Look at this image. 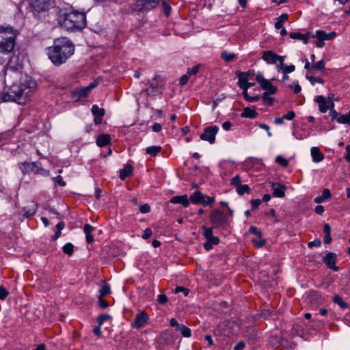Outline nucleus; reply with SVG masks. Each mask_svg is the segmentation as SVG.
<instances>
[{
    "label": "nucleus",
    "instance_id": "obj_1",
    "mask_svg": "<svg viewBox=\"0 0 350 350\" xmlns=\"http://www.w3.org/2000/svg\"><path fill=\"white\" fill-rule=\"evenodd\" d=\"M37 88V83L31 77L26 76L19 83H14L5 93H1V99L3 102L12 101L25 104L32 96Z\"/></svg>",
    "mask_w": 350,
    "mask_h": 350
},
{
    "label": "nucleus",
    "instance_id": "obj_2",
    "mask_svg": "<svg viewBox=\"0 0 350 350\" xmlns=\"http://www.w3.org/2000/svg\"><path fill=\"white\" fill-rule=\"evenodd\" d=\"M75 45L66 38L57 39L53 46L48 49L49 58L55 66H60L73 55Z\"/></svg>",
    "mask_w": 350,
    "mask_h": 350
},
{
    "label": "nucleus",
    "instance_id": "obj_3",
    "mask_svg": "<svg viewBox=\"0 0 350 350\" xmlns=\"http://www.w3.org/2000/svg\"><path fill=\"white\" fill-rule=\"evenodd\" d=\"M57 22L68 31H80L86 26V16L78 11L64 12L58 15Z\"/></svg>",
    "mask_w": 350,
    "mask_h": 350
},
{
    "label": "nucleus",
    "instance_id": "obj_4",
    "mask_svg": "<svg viewBox=\"0 0 350 350\" xmlns=\"http://www.w3.org/2000/svg\"><path fill=\"white\" fill-rule=\"evenodd\" d=\"M17 33L10 25H0V53L7 55L14 51Z\"/></svg>",
    "mask_w": 350,
    "mask_h": 350
},
{
    "label": "nucleus",
    "instance_id": "obj_5",
    "mask_svg": "<svg viewBox=\"0 0 350 350\" xmlns=\"http://www.w3.org/2000/svg\"><path fill=\"white\" fill-rule=\"evenodd\" d=\"M209 221L213 229H226L230 224L228 215L218 208L211 211L209 215Z\"/></svg>",
    "mask_w": 350,
    "mask_h": 350
},
{
    "label": "nucleus",
    "instance_id": "obj_6",
    "mask_svg": "<svg viewBox=\"0 0 350 350\" xmlns=\"http://www.w3.org/2000/svg\"><path fill=\"white\" fill-rule=\"evenodd\" d=\"M96 83H92L86 87H82L75 90L71 94V98L75 101L78 102L86 98L90 93L91 90L95 88Z\"/></svg>",
    "mask_w": 350,
    "mask_h": 350
},
{
    "label": "nucleus",
    "instance_id": "obj_7",
    "mask_svg": "<svg viewBox=\"0 0 350 350\" xmlns=\"http://www.w3.org/2000/svg\"><path fill=\"white\" fill-rule=\"evenodd\" d=\"M219 131L217 126H211L206 127L204 132L200 135V139L204 141H207L213 144L215 141V135Z\"/></svg>",
    "mask_w": 350,
    "mask_h": 350
},
{
    "label": "nucleus",
    "instance_id": "obj_8",
    "mask_svg": "<svg viewBox=\"0 0 350 350\" xmlns=\"http://www.w3.org/2000/svg\"><path fill=\"white\" fill-rule=\"evenodd\" d=\"M20 169L23 172V174L27 173H33L36 174L39 172V167L40 165V163L36 162H23L19 163Z\"/></svg>",
    "mask_w": 350,
    "mask_h": 350
},
{
    "label": "nucleus",
    "instance_id": "obj_9",
    "mask_svg": "<svg viewBox=\"0 0 350 350\" xmlns=\"http://www.w3.org/2000/svg\"><path fill=\"white\" fill-rule=\"evenodd\" d=\"M336 260L337 255L334 252H328L323 258V262L326 265V266L334 271H338L339 270L338 267L336 265Z\"/></svg>",
    "mask_w": 350,
    "mask_h": 350
},
{
    "label": "nucleus",
    "instance_id": "obj_10",
    "mask_svg": "<svg viewBox=\"0 0 350 350\" xmlns=\"http://www.w3.org/2000/svg\"><path fill=\"white\" fill-rule=\"evenodd\" d=\"M201 228L203 236L212 245H217L219 243V239L217 237L213 236V228L202 226Z\"/></svg>",
    "mask_w": 350,
    "mask_h": 350
},
{
    "label": "nucleus",
    "instance_id": "obj_11",
    "mask_svg": "<svg viewBox=\"0 0 350 350\" xmlns=\"http://www.w3.org/2000/svg\"><path fill=\"white\" fill-rule=\"evenodd\" d=\"M29 5L35 11L40 12L49 8V0H28Z\"/></svg>",
    "mask_w": 350,
    "mask_h": 350
},
{
    "label": "nucleus",
    "instance_id": "obj_12",
    "mask_svg": "<svg viewBox=\"0 0 350 350\" xmlns=\"http://www.w3.org/2000/svg\"><path fill=\"white\" fill-rule=\"evenodd\" d=\"M148 320V317L143 311L139 312L137 314L133 323H132L133 327H135L136 329H139L141 327H143L147 323Z\"/></svg>",
    "mask_w": 350,
    "mask_h": 350
},
{
    "label": "nucleus",
    "instance_id": "obj_13",
    "mask_svg": "<svg viewBox=\"0 0 350 350\" xmlns=\"http://www.w3.org/2000/svg\"><path fill=\"white\" fill-rule=\"evenodd\" d=\"M91 111L94 116V122L96 125L102 122L103 117L105 116V111L103 108H100L98 105H94L92 107Z\"/></svg>",
    "mask_w": 350,
    "mask_h": 350
},
{
    "label": "nucleus",
    "instance_id": "obj_14",
    "mask_svg": "<svg viewBox=\"0 0 350 350\" xmlns=\"http://www.w3.org/2000/svg\"><path fill=\"white\" fill-rule=\"evenodd\" d=\"M156 79V77L152 79V80L150 82L149 87L146 89L147 94L150 96H154L159 94H162L163 87L161 85L158 83H155L154 81Z\"/></svg>",
    "mask_w": 350,
    "mask_h": 350
},
{
    "label": "nucleus",
    "instance_id": "obj_15",
    "mask_svg": "<svg viewBox=\"0 0 350 350\" xmlns=\"http://www.w3.org/2000/svg\"><path fill=\"white\" fill-rule=\"evenodd\" d=\"M262 59L269 64H273L278 62V55L271 51H265Z\"/></svg>",
    "mask_w": 350,
    "mask_h": 350
},
{
    "label": "nucleus",
    "instance_id": "obj_16",
    "mask_svg": "<svg viewBox=\"0 0 350 350\" xmlns=\"http://www.w3.org/2000/svg\"><path fill=\"white\" fill-rule=\"evenodd\" d=\"M273 196L276 198H283L285 196L286 187L280 183H272Z\"/></svg>",
    "mask_w": 350,
    "mask_h": 350
},
{
    "label": "nucleus",
    "instance_id": "obj_17",
    "mask_svg": "<svg viewBox=\"0 0 350 350\" xmlns=\"http://www.w3.org/2000/svg\"><path fill=\"white\" fill-rule=\"evenodd\" d=\"M189 198L187 195L175 196L172 197L170 202L172 204H180L183 207L187 208L189 206Z\"/></svg>",
    "mask_w": 350,
    "mask_h": 350
},
{
    "label": "nucleus",
    "instance_id": "obj_18",
    "mask_svg": "<svg viewBox=\"0 0 350 350\" xmlns=\"http://www.w3.org/2000/svg\"><path fill=\"white\" fill-rule=\"evenodd\" d=\"M336 36V32L332 31L329 33H326L323 30H317L316 31V37L317 40H322L323 41L325 40H331Z\"/></svg>",
    "mask_w": 350,
    "mask_h": 350
},
{
    "label": "nucleus",
    "instance_id": "obj_19",
    "mask_svg": "<svg viewBox=\"0 0 350 350\" xmlns=\"http://www.w3.org/2000/svg\"><path fill=\"white\" fill-rule=\"evenodd\" d=\"M133 167L131 164L126 163L123 169L120 170L119 177L122 180H124L127 177L132 175Z\"/></svg>",
    "mask_w": 350,
    "mask_h": 350
},
{
    "label": "nucleus",
    "instance_id": "obj_20",
    "mask_svg": "<svg viewBox=\"0 0 350 350\" xmlns=\"http://www.w3.org/2000/svg\"><path fill=\"white\" fill-rule=\"evenodd\" d=\"M310 152L313 162L319 163L323 160L324 155L321 152L318 147L311 148Z\"/></svg>",
    "mask_w": 350,
    "mask_h": 350
},
{
    "label": "nucleus",
    "instance_id": "obj_21",
    "mask_svg": "<svg viewBox=\"0 0 350 350\" xmlns=\"http://www.w3.org/2000/svg\"><path fill=\"white\" fill-rule=\"evenodd\" d=\"M332 198V193L329 189H324L322 191V195L316 197L314 202L317 204H320L325 200H329Z\"/></svg>",
    "mask_w": 350,
    "mask_h": 350
},
{
    "label": "nucleus",
    "instance_id": "obj_22",
    "mask_svg": "<svg viewBox=\"0 0 350 350\" xmlns=\"http://www.w3.org/2000/svg\"><path fill=\"white\" fill-rule=\"evenodd\" d=\"M111 142V136L109 134H101L96 139V144L99 147H103Z\"/></svg>",
    "mask_w": 350,
    "mask_h": 350
},
{
    "label": "nucleus",
    "instance_id": "obj_23",
    "mask_svg": "<svg viewBox=\"0 0 350 350\" xmlns=\"http://www.w3.org/2000/svg\"><path fill=\"white\" fill-rule=\"evenodd\" d=\"M242 118L254 119L258 116V113L255 110V107L253 108L245 107L241 114Z\"/></svg>",
    "mask_w": 350,
    "mask_h": 350
},
{
    "label": "nucleus",
    "instance_id": "obj_24",
    "mask_svg": "<svg viewBox=\"0 0 350 350\" xmlns=\"http://www.w3.org/2000/svg\"><path fill=\"white\" fill-rule=\"evenodd\" d=\"M315 101L319 104V109L321 113H325L327 111V99L323 96H318L315 98Z\"/></svg>",
    "mask_w": 350,
    "mask_h": 350
},
{
    "label": "nucleus",
    "instance_id": "obj_25",
    "mask_svg": "<svg viewBox=\"0 0 350 350\" xmlns=\"http://www.w3.org/2000/svg\"><path fill=\"white\" fill-rule=\"evenodd\" d=\"M83 230L85 234V239L87 243H92L94 241V237L92 232L94 230V228L89 224H86L83 226Z\"/></svg>",
    "mask_w": 350,
    "mask_h": 350
},
{
    "label": "nucleus",
    "instance_id": "obj_26",
    "mask_svg": "<svg viewBox=\"0 0 350 350\" xmlns=\"http://www.w3.org/2000/svg\"><path fill=\"white\" fill-rule=\"evenodd\" d=\"M256 79L257 82L259 83L260 87L262 90L267 89V88H268L269 86V85L271 84L270 81L265 79L263 75L260 72H257L256 76Z\"/></svg>",
    "mask_w": 350,
    "mask_h": 350
},
{
    "label": "nucleus",
    "instance_id": "obj_27",
    "mask_svg": "<svg viewBox=\"0 0 350 350\" xmlns=\"http://www.w3.org/2000/svg\"><path fill=\"white\" fill-rule=\"evenodd\" d=\"M310 33H301L299 32H292L290 33V38L292 39L301 40L304 44H307L310 38Z\"/></svg>",
    "mask_w": 350,
    "mask_h": 350
},
{
    "label": "nucleus",
    "instance_id": "obj_28",
    "mask_svg": "<svg viewBox=\"0 0 350 350\" xmlns=\"http://www.w3.org/2000/svg\"><path fill=\"white\" fill-rule=\"evenodd\" d=\"M204 196L201 191H196L190 196L189 200L194 204H202Z\"/></svg>",
    "mask_w": 350,
    "mask_h": 350
},
{
    "label": "nucleus",
    "instance_id": "obj_29",
    "mask_svg": "<svg viewBox=\"0 0 350 350\" xmlns=\"http://www.w3.org/2000/svg\"><path fill=\"white\" fill-rule=\"evenodd\" d=\"M160 0H139L141 2L144 9L151 10L156 8Z\"/></svg>",
    "mask_w": 350,
    "mask_h": 350
},
{
    "label": "nucleus",
    "instance_id": "obj_30",
    "mask_svg": "<svg viewBox=\"0 0 350 350\" xmlns=\"http://www.w3.org/2000/svg\"><path fill=\"white\" fill-rule=\"evenodd\" d=\"M288 15L286 13H284L281 14L279 17L277 18V21L275 23V28L277 29H280L284 23L288 21Z\"/></svg>",
    "mask_w": 350,
    "mask_h": 350
},
{
    "label": "nucleus",
    "instance_id": "obj_31",
    "mask_svg": "<svg viewBox=\"0 0 350 350\" xmlns=\"http://www.w3.org/2000/svg\"><path fill=\"white\" fill-rule=\"evenodd\" d=\"M236 54L234 53H228L227 51H224L221 53V58L226 62H232L236 59Z\"/></svg>",
    "mask_w": 350,
    "mask_h": 350
},
{
    "label": "nucleus",
    "instance_id": "obj_32",
    "mask_svg": "<svg viewBox=\"0 0 350 350\" xmlns=\"http://www.w3.org/2000/svg\"><path fill=\"white\" fill-rule=\"evenodd\" d=\"M161 150L162 148L159 146H152L146 148V152L152 157H155Z\"/></svg>",
    "mask_w": 350,
    "mask_h": 350
},
{
    "label": "nucleus",
    "instance_id": "obj_33",
    "mask_svg": "<svg viewBox=\"0 0 350 350\" xmlns=\"http://www.w3.org/2000/svg\"><path fill=\"white\" fill-rule=\"evenodd\" d=\"M333 301L336 304H338L342 309L347 308V304L343 301L342 298L338 295H336L333 297Z\"/></svg>",
    "mask_w": 350,
    "mask_h": 350
},
{
    "label": "nucleus",
    "instance_id": "obj_34",
    "mask_svg": "<svg viewBox=\"0 0 350 350\" xmlns=\"http://www.w3.org/2000/svg\"><path fill=\"white\" fill-rule=\"evenodd\" d=\"M337 122L339 124H347L350 125V110L347 114L339 115Z\"/></svg>",
    "mask_w": 350,
    "mask_h": 350
},
{
    "label": "nucleus",
    "instance_id": "obj_35",
    "mask_svg": "<svg viewBox=\"0 0 350 350\" xmlns=\"http://www.w3.org/2000/svg\"><path fill=\"white\" fill-rule=\"evenodd\" d=\"M236 75L239 78L238 84L247 83L249 79L245 72L237 71Z\"/></svg>",
    "mask_w": 350,
    "mask_h": 350
},
{
    "label": "nucleus",
    "instance_id": "obj_36",
    "mask_svg": "<svg viewBox=\"0 0 350 350\" xmlns=\"http://www.w3.org/2000/svg\"><path fill=\"white\" fill-rule=\"evenodd\" d=\"M63 252L68 255V256H72L74 252V245L71 243H66L63 247H62Z\"/></svg>",
    "mask_w": 350,
    "mask_h": 350
},
{
    "label": "nucleus",
    "instance_id": "obj_37",
    "mask_svg": "<svg viewBox=\"0 0 350 350\" xmlns=\"http://www.w3.org/2000/svg\"><path fill=\"white\" fill-rule=\"evenodd\" d=\"M177 331H179L184 337H190L191 335V329L183 324L179 326Z\"/></svg>",
    "mask_w": 350,
    "mask_h": 350
},
{
    "label": "nucleus",
    "instance_id": "obj_38",
    "mask_svg": "<svg viewBox=\"0 0 350 350\" xmlns=\"http://www.w3.org/2000/svg\"><path fill=\"white\" fill-rule=\"evenodd\" d=\"M236 191L239 195L242 196L245 193H249L251 189L247 185H241L236 188Z\"/></svg>",
    "mask_w": 350,
    "mask_h": 350
},
{
    "label": "nucleus",
    "instance_id": "obj_39",
    "mask_svg": "<svg viewBox=\"0 0 350 350\" xmlns=\"http://www.w3.org/2000/svg\"><path fill=\"white\" fill-rule=\"evenodd\" d=\"M270 94H262L261 98L262 99L263 103L267 106H271L274 102V98L269 96Z\"/></svg>",
    "mask_w": 350,
    "mask_h": 350
},
{
    "label": "nucleus",
    "instance_id": "obj_40",
    "mask_svg": "<svg viewBox=\"0 0 350 350\" xmlns=\"http://www.w3.org/2000/svg\"><path fill=\"white\" fill-rule=\"evenodd\" d=\"M312 68L323 72L325 69V62L321 59L317 62H314Z\"/></svg>",
    "mask_w": 350,
    "mask_h": 350
},
{
    "label": "nucleus",
    "instance_id": "obj_41",
    "mask_svg": "<svg viewBox=\"0 0 350 350\" xmlns=\"http://www.w3.org/2000/svg\"><path fill=\"white\" fill-rule=\"evenodd\" d=\"M111 317L107 314H101L97 318V323L99 325H102L104 322L111 319Z\"/></svg>",
    "mask_w": 350,
    "mask_h": 350
},
{
    "label": "nucleus",
    "instance_id": "obj_42",
    "mask_svg": "<svg viewBox=\"0 0 350 350\" xmlns=\"http://www.w3.org/2000/svg\"><path fill=\"white\" fill-rule=\"evenodd\" d=\"M275 162L282 167H287L288 165V161L281 155L276 157Z\"/></svg>",
    "mask_w": 350,
    "mask_h": 350
},
{
    "label": "nucleus",
    "instance_id": "obj_43",
    "mask_svg": "<svg viewBox=\"0 0 350 350\" xmlns=\"http://www.w3.org/2000/svg\"><path fill=\"white\" fill-rule=\"evenodd\" d=\"M215 202V198L204 196L202 202L203 206H212Z\"/></svg>",
    "mask_w": 350,
    "mask_h": 350
},
{
    "label": "nucleus",
    "instance_id": "obj_44",
    "mask_svg": "<svg viewBox=\"0 0 350 350\" xmlns=\"http://www.w3.org/2000/svg\"><path fill=\"white\" fill-rule=\"evenodd\" d=\"M111 293L110 286L107 284L103 286L99 290V296L98 297H104L107 295H109Z\"/></svg>",
    "mask_w": 350,
    "mask_h": 350
},
{
    "label": "nucleus",
    "instance_id": "obj_45",
    "mask_svg": "<svg viewBox=\"0 0 350 350\" xmlns=\"http://www.w3.org/2000/svg\"><path fill=\"white\" fill-rule=\"evenodd\" d=\"M280 70L283 71L284 74H288L293 72L295 70V66L294 65L287 66L284 64L280 68Z\"/></svg>",
    "mask_w": 350,
    "mask_h": 350
},
{
    "label": "nucleus",
    "instance_id": "obj_46",
    "mask_svg": "<svg viewBox=\"0 0 350 350\" xmlns=\"http://www.w3.org/2000/svg\"><path fill=\"white\" fill-rule=\"evenodd\" d=\"M162 8H163V13L167 16H170V12H171V6L166 1H162Z\"/></svg>",
    "mask_w": 350,
    "mask_h": 350
},
{
    "label": "nucleus",
    "instance_id": "obj_47",
    "mask_svg": "<svg viewBox=\"0 0 350 350\" xmlns=\"http://www.w3.org/2000/svg\"><path fill=\"white\" fill-rule=\"evenodd\" d=\"M249 232L256 236L259 239H260L262 236V232L256 226H250Z\"/></svg>",
    "mask_w": 350,
    "mask_h": 350
},
{
    "label": "nucleus",
    "instance_id": "obj_48",
    "mask_svg": "<svg viewBox=\"0 0 350 350\" xmlns=\"http://www.w3.org/2000/svg\"><path fill=\"white\" fill-rule=\"evenodd\" d=\"M306 79L311 83L312 85H314L316 82L323 84L324 80L322 78H316L313 76L306 75Z\"/></svg>",
    "mask_w": 350,
    "mask_h": 350
},
{
    "label": "nucleus",
    "instance_id": "obj_49",
    "mask_svg": "<svg viewBox=\"0 0 350 350\" xmlns=\"http://www.w3.org/2000/svg\"><path fill=\"white\" fill-rule=\"evenodd\" d=\"M264 90H265V92H263V94H267L271 95L275 94L277 92L278 89L275 86L271 84L268 88H267V89H265Z\"/></svg>",
    "mask_w": 350,
    "mask_h": 350
},
{
    "label": "nucleus",
    "instance_id": "obj_50",
    "mask_svg": "<svg viewBox=\"0 0 350 350\" xmlns=\"http://www.w3.org/2000/svg\"><path fill=\"white\" fill-rule=\"evenodd\" d=\"M241 182V179L239 175H237L231 179L230 185L236 187L237 188L238 186H240V183Z\"/></svg>",
    "mask_w": 350,
    "mask_h": 350
},
{
    "label": "nucleus",
    "instance_id": "obj_51",
    "mask_svg": "<svg viewBox=\"0 0 350 350\" xmlns=\"http://www.w3.org/2000/svg\"><path fill=\"white\" fill-rule=\"evenodd\" d=\"M199 71V66L196 65L192 68H189L187 71V74L191 77V75H196Z\"/></svg>",
    "mask_w": 350,
    "mask_h": 350
},
{
    "label": "nucleus",
    "instance_id": "obj_52",
    "mask_svg": "<svg viewBox=\"0 0 350 350\" xmlns=\"http://www.w3.org/2000/svg\"><path fill=\"white\" fill-rule=\"evenodd\" d=\"M9 295V292L0 285V300H5Z\"/></svg>",
    "mask_w": 350,
    "mask_h": 350
},
{
    "label": "nucleus",
    "instance_id": "obj_53",
    "mask_svg": "<svg viewBox=\"0 0 350 350\" xmlns=\"http://www.w3.org/2000/svg\"><path fill=\"white\" fill-rule=\"evenodd\" d=\"M36 211L37 210H36V207H33L32 208H29V209H25L24 216L25 217H29L33 216L36 214Z\"/></svg>",
    "mask_w": 350,
    "mask_h": 350
},
{
    "label": "nucleus",
    "instance_id": "obj_54",
    "mask_svg": "<svg viewBox=\"0 0 350 350\" xmlns=\"http://www.w3.org/2000/svg\"><path fill=\"white\" fill-rule=\"evenodd\" d=\"M168 301V298L166 295L165 294H160L158 295L157 301L160 304H165Z\"/></svg>",
    "mask_w": 350,
    "mask_h": 350
},
{
    "label": "nucleus",
    "instance_id": "obj_55",
    "mask_svg": "<svg viewBox=\"0 0 350 350\" xmlns=\"http://www.w3.org/2000/svg\"><path fill=\"white\" fill-rule=\"evenodd\" d=\"M329 116H330L332 121H337V119H338L339 117V113L335 109H331V110L329 111Z\"/></svg>",
    "mask_w": 350,
    "mask_h": 350
},
{
    "label": "nucleus",
    "instance_id": "obj_56",
    "mask_svg": "<svg viewBox=\"0 0 350 350\" xmlns=\"http://www.w3.org/2000/svg\"><path fill=\"white\" fill-rule=\"evenodd\" d=\"M98 303L101 308L105 309L109 306L108 302L103 299V297H98Z\"/></svg>",
    "mask_w": 350,
    "mask_h": 350
},
{
    "label": "nucleus",
    "instance_id": "obj_57",
    "mask_svg": "<svg viewBox=\"0 0 350 350\" xmlns=\"http://www.w3.org/2000/svg\"><path fill=\"white\" fill-rule=\"evenodd\" d=\"M139 211L144 214L148 213L150 211V206L148 204H144L139 207Z\"/></svg>",
    "mask_w": 350,
    "mask_h": 350
},
{
    "label": "nucleus",
    "instance_id": "obj_58",
    "mask_svg": "<svg viewBox=\"0 0 350 350\" xmlns=\"http://www.w3.org/2000/svg\"><path fill=\"white\" fill-rule=\"evenodd\" d=\"M295 117V113L293 111H288L284 116V120H292Z\"/></svg>",
    "mask_w": 350,
    "mask_h": 350
},
{
    "label": "nucleus",
    "instance_id": "obj_59",
    "mask_svg": "<svg viewBox=\"0 0 350 350\" xmlns=\"http://www.w3.org/2000/svg\"><path fill=\"white\" fill-rule=\"evenodd\" d=\"M53 180L55 182V183H57V184L59 185L60 186L66 185V182L63 180V178L61 176H57L56 177H54L53 178Z\"/></svg>",
    "mask_w": 350,
    "mask_h": 350
},
{
    "label": "nucleus",
    "instance_id": "obj_60",
    "mask_svg": "<svg viewBox=\"0 0 350 350\" xmlns=\"http://www.w3.org/2000/svg\"><path fill=\"white\" fill-rule=\"evenodd\" d=\"M152 230L149 228H147L144 230V233L142 237L144 239H148V238H150L152 236Z\"/></svg>",
    "mask_w": 350,
    "mask_h": 350
},
{
    "label": "nucleus",
    "instance_id": "obj_61",
    "mask_svg": "<svg viewBox=\"0 0 350 350\" xmlns=\"http://www.w3.org/2000/svg\"><path fill=\"white\" fill-rule=\"evenodd\" d=\"M261 202L262 201L260 199H255V200H251L250 203H251L252 209L254 210V209L257 208L259 206V205L261 204Z\"/></svg>",
    "mask_w": 350,
    "mask_h": 350
},
{
    "label": "nucleus",
    "instance_id": "obj_62",
    "mask_svg": "<svg viewBox=\"0 0 350 350\" xmlns=\"http://www.w3.org/2000/svg\"><path fill=\"white\" fill-rule=\"evenodd\" d=\"M180 292H183L185 296H187L189 293V290L183 286H177L175 288V293H178Z\"/></svg>",
    "mask_w": 350,
    "mask_h": 350
},
{
    "label": "nucleus",
    "instance_id": "obj_63",
    "mask_svg": "<svg viewBox=\"0 0 350 350\" xmlns=\"http://www.w3.org/2000/svg\"><path fill=\"white\" fill-rule=\"evenodd\" d=\"M189 77H190L187 74L183 75L180 78V81H179L180 84L181 85H185L188 82Z\"/></svg>",
    "mask_w": 350,
    "mask_h": 350
},
{
    "label": "nucleus",
    "instance_id": "obj_64",
    "mask_svg": "<svg viewBox=\"0 0 350 350\" xmlns=\"http://www.w3.org/2000/svg\"><path fill=\"white\" fill-rule=\"evenodd\" d=\"M345 159L347 162H350V145L346 146Z\"/></svg>",
    "mask_w": 350,
    "mask_h": 350
}]
</instances>
